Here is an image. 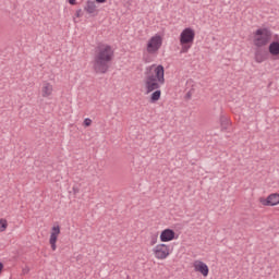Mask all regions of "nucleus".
Returning a JSON list of instances; mask_svg holds the SVG:
<instances>
[{
	"label": "nucleus",
	"instance_id": "18",
	"mask_svg": "<svg viewBox=\"0 0 279 279\" xmlns=\"http://www.w3.org/2000/svg\"><path fill=\"white\" fill-rule=\"evenodd\" d=\"M84 125L85 128H90V125H93V120H90L89 118H86L84 120Z\"/></svg>",
	"mask_w": 279,
	"mask_h": 279
},
{
	"label": "nucleus",
	"instance_id": "16",
	"mask_svg": "<svg viewBox=\"0 0 279 279\" xmlns=\"http://www.w3.org/2000/svg\"><path fill=\"white\" fill-rule=\"evenodd\" d=\"M8 230V220L0 219V232H5Z\"/></svg>",
	"mask_w": 279,
	"mask_h": 279
},
{
	"label": "nucleus",
	"instance_id": "7",
	"mask_svg": "<svg viewBox=\"0 0 279 279\" xmlns=\"http://www.w3.org/2000/svg\"><path fill=\"white\" fill-rule=\"evenodd\" d=\"M58 236H60V226H53L51 228V233L49 239V243L52 252H56V250H58V246L56 245V243H58Z\"/></svg>",
	"mask_w": 279,
	"mask_h": 279
},
{
	"label": "nucleus",
	"instance_id": "12",
	"mask_svg": "<svg viewBox=\"0 0 279 279\" xmlns=\"http://www.w3.org/2000/svg\"><path fill=\"white\" fill-rule=\"evenodd\" d=\"M267 60V51L263 50L262 48H256L255 50V62L260 64Z\"/></svg>",
	"mask_w": 279,
	"mask_h": 279
},
{
	"label": "nucleus",
	"instance_id": "14",
	"mask_svg": "<svg viewBox=\"0 0 279 279\" xmlns=\"http://www.w3.org/2000/svg\"><path fill=\"white\" fill-rule=\"evenodd\" d=\"M230 125H232V123L230 122V119H228V117L221 114L220 116V128L222 131L229 130Z\"/></svg>",
	"mask_w": 279,
	"mask_h": 279
},
{
	"label": "nucleus",
	"instance_id": "22",
	"mask_svg": "<svg viewBox=\"0 0 279 279\" xmlns=\"http://www.w3.org/2000/svg\"><path fill=\"white\" fill-rule=\"evenodd\" d=\"M187 99H191V92L186 94Z\"/></svg>",
	"mask_w": 279,
	"mask_h": 279
},
{
	"label": "nucleus",
	"instance_id": "20",
	"mask_svg": "<svg viewBox=\"0 0 279 279\" xmlns=\"http://www.w3.org/2000/svg\"><path fill=\"white\" fill-rule=\"evenodd\" d=\"M3 271V263L0 262V274Z\"/></svg>",
	"mask_w": 279,
	"mask_h": 279
},
{
	"label": "nucleus",
	"instance_id": "17",
	"mask_svg": "<svg viewBox=\"0 0 279 279\" xmlns=\"http://www.w3.org/2000/svg\"><path fill=\"white\" fill-rule=\"evenodd\" d=\"M156 243H158V233L150 236V245H156Z\"/></svg>",
	"mask_w": 279,
	"mask_h": 279
},
{
	"label": "nucleus",
	"instance_id": "3",
	"mask_svg": "<svg viewBox=\"0 0 279 279\" xmlns=\"http://www.w3.org/2000/svg\"><path fill=\"white\" fill-rule=\"evenodd\" d=\"M194 40L195 31H193L191 27L183 29L180 34L181 53H189V49L193 47Z\"/></svg>",
	"mask_w": 279,
	"mask_h": 279
},
{
	"label": "nucleus",
	"instance_id": "1",
	"mask_svg": "<svg viewBox=\"0 0 279 279\" xmlns=\"http://www.w3.org/2000/svg\"><path fill=\"white\" fill-rule=\"evenodd\" d=\"M165 84V66L162 65H149L145 70L144 88L146 95L153 93L149 98V104H156L160 100L162 92L160 87Z\"/></svg>",
	"mask_w": 279,
	"mask_h": 279
},
{
	"label": "nucleus",
	"instance_id": "21",
	"mask_svg": "<svg viewBox=\"0 0 279 279\" xmlns=\"http://www.w3.org/2000/svg\"><path fill=\"white\" fill-rule=\"evenodd\" d=\"M97 3H106V0H96Z\"/></svg>",
	"mask_w": 279,
	"mask_h": 279
},
{
	"label": "nucleus",
	"instance_id": "10",
	"mask_svg": "<svg viewBox=\"0 0 279 279\" xmlns=\"http://www.w3.org/2000/svg\"><path fill=\"white\" fill-rule=\"evenodd\" d=\"M53 95V85L47 81L43 82L41 96L44 98L51 97Z\"/></svg>",
	"mask_w": 279,
	"mask_h": 279
},
{
	"label": "nucleus",
	"instance_id": "4",
	"mask_svg": "<svg viewBox=\"0 0 279 279\" xmlns=\"http://www.w3.org/2000/svg\"><path fill=\"white\" fill-rule=\"evenodd\" d=\"M271 36H274V34L269 29L258 28L254 33V39H253L254 46L257 48L267 47V45L271 43Z\"/></svg>",
	"mask_w": 279,
	"mask_h": 279
},
{
	"label": "nucleus",
	"instance_id": "2",
	"mask_svg": "<svg viewBox=\"0 0 279 279\" xmlns=\"http://www.w3.org/2000/svg\"><path fill=\"white\" fill-rule=\"evenodd\" d=\"M114 60V50L110 45H99L94 56L93 69L95 73L106 74L110 69V62Z\"/></svg>",
	"mask_w": 279,
	"mask_h": 279
},
{
	"label": "nucleus",
	"instance_id": "11",
	"mask_svg": "<svg viewBox=\"0 0 279 279\" xmlns=\"http://www.w3.org/2000/svg\"><path fill=\"white\" fill-rule=\"evenodd\" d=\"M264 206H278L279 204V194H270L266 201H264Z\"/></svg>",
	"mask_w": 279,
	"mask_h": 279
},
{
	"label": "nucleus",
	"instance_id": "5",
	"mask_svg": "<svg viewBox=\"0 0 279 279\" xmlns=\"http://www.w3.org/2000/svg\"><path fill=\"white\" fill-rule=\"evenodd\" d=\"M160 47H162V37L160 35H155L148 40L146 51L150 56H158Z\"/></svg>",
	"mask_w": 279,
	"mask_h": 279
},
{
	"label": "nucleus",
	"instance_id": "8",
	"mask_svg": "<svg viewBox=\"0 0 279 279\" xmlns=\"http://www.w3.org/2000/svg\"><path fill=\"white\" fill-rule=\"evenodd\" d=\"M193 267H194V271L202 274V276H204V278L208 277V274L210 270L208 268V265H206V263H204L202 260H195L193 263Z\"/></svg>",
	"mask_w": 279,
	"mask_h": 279
},
{
	"label": "nucleus",
	"instance_id": "15",
	"mask_svg": "<svg viewBox=\"0 0 279 279\" xmlns=\"http://www.w3.org/2000/svg\"><path fill=\"white\" fill-rule=\"evenodd\" d=\"M84 10L87 14H95L97 12V4H95V1H87Z\"/></svg>",
	"mask_w": 279,
	"mask_h": 279
},
{
	"label": "nucleus",
	"instance_id": "9",
	"mask_svg": "<svg viewBox=\"0 0 279 279\" xmlns=\"http://www.w3.org/2000/svg\"><path fill=\"white\" fill-rule=\"evenodd\" d=\"M175 239V231L173 229H166L160 234L161 243H169V241H173Z\"/></svg>",
	"mask_w": 279,
	"mask_h": 279
},
{
	"label": "nucleus",
	"instance_id": "19",
	"mask_svg": "<svg viewBox=\"0 0 279 279\" xmlns=\"http://www.w3.org/2000/svg\"><path fill=\"white\" fill-rule=\"evenodd\" d=\"M68 1H69L70 5H75L76 0H68Z\"/></svg>",
	"mask_w": 279,
	"mask_h": 279
},
{
	"label": "nucleus",
	"instance_id": "6",
	"mask_svg": "<svg viewBox=\"0 0 279 279\" xmlns=\"http://www.w3.org/2000/svg\"><path fill=\"white\" fill-rule=\"evenodd\" d=\"M153 254L157 260H165L171 254V246L167 244H157L153 248Z\"/></svg>",
	"mask_w": 279,
	"mask_h": 279
},
{
	"label": "nucleus",
	"instance_id": "13",
	"mask_svg": "<svg viewBox=\"0 0 279 279\" xmlns=\"http://www.w3.org/2000/svg\"><path fill=\"white\" fill-rule=\"evenodd\" d=\"M268 51H269L270 56H272L274 58H278V56H279V41L270 43V45L268 47Z\"/></svg>",
	"mask_w": 279,
	"mask_h": 279
}]
</instances>
